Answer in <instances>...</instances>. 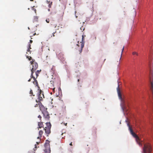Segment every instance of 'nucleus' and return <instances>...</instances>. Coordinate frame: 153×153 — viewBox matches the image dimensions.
<instances>
[{"label":"nucleus","mask_w":153,"mask_h":153,"mask_svg":"<svg viewBox=\"0 0 153 153\" xmlns=\"http://www.w3.org/2000/svg\"><path fill=\"white\" fill-rule=\"evenodd\" d=\"M127 126L128 127V129L130 131V133L135 138L139 146H142L140 142V139L137 135L133 132V130L130 127L129 123L127 124Z\"/></svg>","instance_id":"1"},{"label":"nucleus","mask_w":153,"mask_h":153,"mask_svg":"<svg viewBox=\"0 0 153 153\" xmlns=\"http://www.w3.org/2000/svg\"><path fill=\"white\" fill-rule=\"evenodd\" d=\"M30 63L32 65V68L31 69V76H32L34 72L36 71L38 67V65L34 59H32V61H31Z\"/></svg>","instance_id":"2"},{"label":"nucleus","mask_w":153,"mask_h":153,"mask_svg":"<svg viewBox=\"0 0 153 153\" xmlns=\"http://www.w3.org/2000/svg\"><path fill=\"white\" fill-rule=\"evenodd\" d=\"M152 152V148L150 145L148 143L144 144L143 148L144 153H151Z\"/></svg>","instance_id":"3"},{"label":"nucleus","mask_w":153,"mask_h":153,"mask_svg":"<svg viewBox=\"0 0 153 153\" xmlns=\"http://www.w3.org/2000/svg\"><path fill=\"white\" fill-rule=\"evenodd\" d=\"M46 125L47 126L44 128L43 130H45V133L46 134H49L51 133V125L50 123H47Z\"/></svg>","instance_id":"4"},{"label":"nucleus","mask_w":153,"mask_h":153,"mask_svg":"<svg viewBox=\"0 0 153 153\" xmlns=\"http://www.w3.org/2000/svg\"><path fill=\"white\" fill-rule=\"evenodd\" d=\"M83 39L84 36H82V42H80L79 43L78 42V44L76 45L78 47H80V48H79L77 49L79 50L80 53L82 52V48H83L84 45V42H83V40H84Z\"/></svg>","instance_id":"5"},{"label":"nucleus","mask_w":153,"mask_h":153,"mask_svg":"<svg viewBox=\"0 0 153 153\" xmlns=\"http://www.w3.org/2000/svg\"><path fill=\"white\" fill-rule=\"evenodd\" d=\"M47 142L45 144V146L46 148L44 150L45 153H51V150L50 147V145L49 144V142L48 140H46V142Z\"/></svg>","instance_id":"6"},{"label":"nucleus","mask_w":153,"mask_h":153,"mask_svg":"<svg viewBox=\"0 0 153 153\" xmlns=\"http://www.w3.org/2000/svg\"><path fill=\"white\" fill-rule=\"evenodd\" d=\"M38 105L42 112L47 111V108H45L40 102H38Z\"/></svg>","instance_id":"7"},{"label":"nucleus","mask_w":153,"mask_h":153,"mask_svg":"<svg viewBox=\"0 0 153 153\" xmlns=\"http://www.w3.org/2000/svg\"><path fill=\"white\" fill-rule=\"evenodd\" d=\"M43 98H44V96L43 94V92L41 90H40L39 94L38 95V99L39 101H42Z\"/></svg>","instance_id":"8"},{"label":"nucleus","mask_w":153,"mask_h":153,"mask_svg":"<svg viewBox=\"0 0 153 153\" xmlns=\"http://www.w3.org/2000/svg\"><path fill=\"white\" fill-rule=\"evenodd\" d=\"M151 85L150 86V89L152 92V102L153 103V81L151 80V79H150Z\"/></svg>","instance_id":"9"},{"label":"nucleus","mask_w":153,"mask_h":153,"mask_svg":"<svg viewBox=\"0 0 153 153\" xmlns=\"http://www.w3.org/2000/svg\"><path fill=\"white\" fill-rule=\"evenodd\" d=\"M44 115V118L48 120L50 118L49 115L47 111L42 112Z\"/></svg>","instance_id":"10"},{"label":"nucleus","mask_w":153,"mask_h":153,"mask_svg":"<svg viewBox=\"0 0 153 153\" xmlns=\"http://www.w3.org/2000/svg\"><path fill=\"white\" fill-rule=\"evenodd\" d=\"M117 91L118 94V96L119 99L121 100V101H122L123 99L122 97V95L121 93V92L120 91V88H119V85H118V87L117 88Z\"/></svg>","instance_id":"11"},{"label":"nucleus","mask_w":153,"mask_h":153,"mask_svg":"<svg viewBox=\"0 0 153 153\" xmlns=\"http://www.w3.org/2000/svg\"><path fill=\"white\" fill-rule=\"evenodd\" d=\"M40 102V101H37L36 100H34L33 102H31V104L34 107H36L38 106V102Z\"/></svg>","instance_id":"12"},{"label":"nucleus","mask_w":153,"mask_h":153,"mask_svg":"<svg viewBox=\"0 0 153 153\" xmlns=\"http://www.w3.org/2000/svg\"><path fill=\"white\" fill-rule=\"evenodd\" d=\"M31 78H33L34 79V81L33 82V83L34 84L36 85V86H38V84L37 80L36 79V78L34 77L33 75V76H31Z\"/></svg>","instance_id":"13"},{"label":"nucleus","mask_w":153,"mask_h":153,"mask_svg":"<svg viewBox=\"0 0 153 153\" xmlns=\"http://www.w3.org/2000/svg\"><path fill=\"white\" fill-rule=\"evenodd\" d=\"M43 133V131L42 130H40L39 131V136L38 137H37V138L38 139H40L42 137V134Z\"/></svg>","instance_id":"14"},{"label":"nucleus","mask_w":153,"mask_h":153,"mask_svg":"<svg viewBox=\"0 0 153 153\" xmlns=\"http://www.w3.org/2000/svg\"><path fill=\"white\" fill-rule=\"evenodd\" d=\"M38 125L39 127H38V129L39 130V128H41L43 127V125L42 122H38Z\"/></svg>","instance_id":"15"},{"label":"nucleus","mask_w":153,"mask_h":153,"mask_svg":"<svg viewBox=\"0 0 153 153\" xmlns=\"http://www.w3.org/2000/svg\"><path fill=\"white\" fill-rule=\"evenodd\" d=\"M41 71V70H37L36 72V78H37V77L39 76V74Z\"/></svg>","instance_id":"16"},{"label":"nucleus","mask_w":153,"mask_h":153,"mask_svg":"<svg viewBox=\"0 0 153 153\" xmlns=\"http://www.w3.org/2000/svg\"><path fill=\"white\" fill-rule=\"evenodd\" d=\"M27 58H28V59L29 60L32 61V59H32L31 57L30 56H26Z\"/></svg>","instance_id":"17"},{"label":"nucleus","mask_w":153,"mask_h":153,"mask_svg":"<svg viewBox=\"0 0 153 153\" xmlns=\"http://www.w3.org/2000/svg\"><path fill=\"white\" fill-rule=\"evenodd\" d=\"M38 19L37 16H34V17L33 22H37Z\"/></svg>","instance_id":"18"},{"label":"nucleus","mask_w":153,"mask_h":153,"mask_svg":"<svg viewBox=\"0 0 153 153\" xmlns=\"http://www.w3.org/2000/svg\"><path fill=\"white\" fill-rule=\"evenodd\" d=\"M29 94H30V96L33 95V96H34V95L33 94V91L31 89H30Z\"/></svg>","instance_id":"19"},{"label":"nucleus","mask_w":153,"mask_h":153,"mask_svg":"<svg viewBox=\"0 0 153 153\" xmlns=\"http://www.w3.org/2000/svg\"><path fill=\"white\" fill-rule=\"evenodd\" d=\"M48 3H49V4L48 5V7L49 8H51V5H52V2H50V1H48Z\"/></svg>","instance_id":"20"},{"label":"nucleus","mask_w":153,"mask_h":153,"mask_svg":"<svg viewBox=\"0 0 153 153\" xmlns=\"http://www.w3.org/2000/svg\"><path fill=\"white\" fill-rule=\"evenodd\" d=\"M132 54L133 55H136L137 56L138 55V53L135 52H134L132 53Z\"/></svg>","instance_id":"21"},{"label":"nucleus","mask_w":153,"mask_h":153,"mask_svg":"<svg viewBox=\"0 0 153 153\" xmlns=\"http://www.w3.org/2000/svg\"><path fill=\"white\" fill-rule=\"evenodd\" d=\"M31 45L30 44H29V45H28V48L27 49H31Z\"/></svg>","instance_id":"22"},{"label":"nucleus","mask_w":153,"mask_h":153,"mask_svg":"<svg viewBox=\"0 0 153 153\" xmlns=\"http://www.w3.org/2000/svg\"><path fill=\"white\" fill-rule=\"evenodd\" d=\"M51 70H52L53 71H54L55 70V67L53 66Z\"/></svg>","instance_id":"23"},{"label":"nucleus","mask_w":153,"mask_h":153,"mask_svg":"<svg viewBox=\"0 0 153 153\" xmlns=\"http://www.w3.org/2000/svg\"><path fill=\"white\" fill-rule=\"evenodd\" d=\"M46 21L47 23H49V22L50 20L49 19H46Z\"/></svg>","instance_id":"24"},{"label":"nucleus","mask_w":153,"mask_h":153,"mask_svg":"<svg viewBox=\"0 0 153 153\" xmlns=\"http://www.w3.org/2000/svg\"><path fill=\"white\" fill-rule=\"evenodd\" d=\"M30 49H27V52H30V53H31V51H30Z\"/></svg>","instance_id":"25"},{"label":"nucleus","mask_w":153,"mask_h":153,"mask_svg":"<svg viewBox=\"0 0 153 153\" xmlns=\"http://www.w3.org/2000/svg\"><path fill=\"white\" fill-rule=\"evenodd\" d=\"M38 118H40V120H41L42 117H41V116L40 115H39L38 116Z\"/></svg>","instance_id":"26"},{"label":"nucleus","mask_w":153,"mask_h":153,"mask_svg":"<svg viewBox=\"0 0 153 153\" xmlns=\"http://www.w3.org/2000/svg\"><path fill=\"white\" fill-rule=\"evenodd\" d=\"M124 46L123 47V48H122V53H121V55L122 54V53L123 51V50L124 49Z\"/></svg>","instance_id":"27"},{"label":"nucleus","mask_w":153,"mask_h":153,"mask_svg":"<svg viewBox=\"0 0 153 153\" xmlns=\"http://www.w3.org/2000/svg\"><path fill=\"white\" fill-rule=\"evenodd\" d=\"M30 77H31L30 78V79L28 80V82H30V81H31V78H31V75L30 76Z\"/></svg>","instance_id":"28"},{"label":"nucleus","mask_w":153,"mask_h":153,"mask_svg":"<svg viewBox=\"0 0 153 153\" xmlns=\"http://www.w3.org/2000/svg\"><path fill=\"white\" fill-rule=\"evenodd\" d=\"M55 88H54L53 89V92H55Z\"/></svg>","instance_id":"29"},{"label":"nucleus","mask_w":153,"mask_h":153,"mask_svg":"<svg viewBox=\"0 0 153 153\" xmlns=\"http://www.w3.org/2000/svg\"><path fill=\"white\" fill-rule=\"evenodd\" d=\"M33 42V41L32 40H30V42L31 43Z\"/></svg>","instance_id":"30"},{"label":"nucleus","mask_w":153,"mask_h":153,"mask_svg":"<svg viewBox=\"0 0 153 153\" xmlns=\"http://www.w3.org/2000/svg\"><path fill=\"white\" fill-rule=\"evenodd\" d=\"M36 34V33H35L34 34H33V36H30V37H31L32 36H34Z\"/></svg>","instance_id":"31"},{"label":"nucleus","mask_w":153,"mask_h":153,"mask_svg":"<svg viewBox=\"0 0 153 153\" xmlns=\"http://www.w3.org/2000/svg\"><path fill=\"white\" fill-rule=\"evenodd\" d=\"M55 33H52L53 36H55L54 34Z\"/></svg>","instance_id":"32"},{"label":"nucleus","mask_w":153,"mask_h":153,"mask_svg":"<svg viewBox=\"0 0 153 153\" xmlns=\"http://www.w3.org/2000/svg\"><path fill=\"white\" fill-rule=\"evenodd\" d=\"M33 9L34 10V11H35V12L36 13V9H34V8H33Z\"/></svg>","instance_id":"33"},{"label":"nucleus","mask_w":153,"mask_h":153,"mask_svg":"<svg viewBox=\"0 0 153 153\" xmlns=\"http://www.w3.org/2000/svg\"><path fill=\"white\" fill-rule=\"evenodd\" d=\"M33 9L34 10V11H35V12L36 13V9H34V8H33Z\"/></svg>","instance_id":"34"},{"label":"nucleus","mask_w":153,"mask_h":153,"mask_svg":"<svg viewBox=\"0 0 153 153\" xmlns=\"http://www.w3.org/2000/svg\"><path fill=\"white\" fill-rule=\"evenodd\" d=\"M56 26H57V25H56V24L54 25V27H56Z\"/></svg>","instance_id":"35"},{"label":"nucleus","mask_w":153,"mask_h":153,"mask_svg":"<svg viewBox=\"0 0 153 153\" xmlns=\"http://www.w3.org/2000/svg\"><path fill=\"white\" fill-rule=\"evenodd\" d=\"M119 31H120V30H117V32L118 33H119Z\"/></svg>","instance_id":"36"},{"label":"nucleus","mask_w":153,"mask_h":153,"mask_svg":"<svg viewBox=\"0 0 153 153\" xmlns=\"http://www.w3.org/2000/svg\"><path fill=\"white\" fill-rule=\"evenodd\" d=\"M70 146H72V143L71 142L70 144Z\"/></svg>","instance_id":"37"},{"label":"nucleus","mask_w":153,"mask_h":153,"mask_svg":"<svg viewBox=\"0 0 153 153\" xmlns=\"http://www.w3.org/2000/svg\"><path fill=\"white\" fill-rule=\"evenodd\" d=\"M67 123H66L65 124V125L66 126H67Z\"/></svg>","instance_id":"38"},{"label":"nucleus","mask_w":153,"mask_h":153,"mask_svg":"<svg viewBox=\"0 0 153 153\" xmlns=\"http://www.w3.org/2000/svg\"><path fill=\"white\" fill-rule=\"evenodd\" d=\"M35 148H37V146H36V145H35Z\"/></svg>","instance_id":"39"},{"label":"nucleus","mask_w":153,"mask_h":153,"mask_svg":"<svg viewBox=\"0 0 153 153\" xmlns=\"http://www.w3.org/2000/svg\"><path fill=\"white\" fill-rule=\"evenodd\" d=\"M77 81H78V82H79V79H78V80H77Z\"/></svg>","instance_id":"40"},{"label":"nucleus","mask_w":153,"mask_h":153,"mask_svg":"<svg viewBox=\"0 0 153 153\" xmlns=\"http://www.w3.org/2000/svg\"><path fill=\"white\" fill-rule=\"evenodd\" d=\"M30 1H33V0H30Z\"/></svg>","instance_id":"41"},{"label":"nucleus","mask_w":153,"mask_h":153,"mask_svg":"<svg viewBox=\"0 0 153 153\" xmlns=\"http://www.w3.org/2000/svg\"><path fill=\"white\" fill-rule=\"evenodd\" d=\"M63 133H62V134H61V135H63Z\"/></svg>","instance_id":"42"},{"label":"nucleus","mask_w":153,"mask_h":153,"mask_svg":"<svg viewBox=\"0 0 153 153\" xmlns=\"http://www.w3.org/2000/svg\"><path fill=\"white\" fill-rule=\"evenodd\" d=\"M36 143H37V144H39V143H38V142H37Z\"/></svg>","instance_id":"43"},{"label":"nucleus","mask_w":153,"mask_h":153,"mask_svg":"<svg viewBox=\"0 0 153 153\" xmlns=\"http://www.w3.org/2000/svg\"><path fill=\"white\" fill-rule=\"evenodd\" d=\"M77 16H76V18H77Z\"/></svg>","instance_id":"44"},{"label":"nucleus","mask_w":153,"mask_h":153,"mask_svg":"<svg viewBox=\"0 0 153 153\" xmlns=\"http://www.w3.org/2000/svg\"><path fill=\"white\" fill-rule=\"evenodd\" d=\"M28 10H29V8H28Z\"/></svg>","instance_id":"45"},{"label":"nucleus","mask_w":153,"mask_h":153,"mask_svg":"<svg viewBox=\"0 0 153 153\" xmlns=\"http://www.w3.org/2000/svg\"><path fill=\"white\" fill-rule=\"evenodd\" d=\"M76 13V11H75V13Z\"/></svg>","instance_id":"46"}]
</instances>
